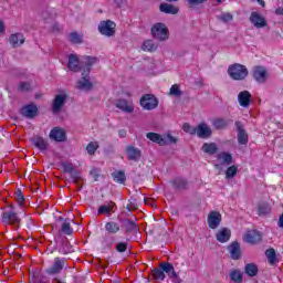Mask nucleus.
I'll return each instance as SVG.
<instances>
[{
	"label": "nucleus",
	"instance_id": "f257e3e1",
	"mask_svg": "<svg viewBox=\"0 0 283 283\" xmlns=\"http://www.w3.org/2000/svg\"><path fill=\"white\" fill-rule=\"evenodd\" d=\"M228 74L233 81H244L249 76V69L245 65L235 63L228 67Z\"/></svg>",
	"mask_w": 283,
	"mask_h": 283
},
{
	"label": "nucleus",
	"instance_id": "f03ea898",
	"mask_svg": "<svg viewBox=\"0 0 283 283\" xmlns=\"http://www.w3.org/2000/svg\"><path fill=\"white\" fill-rule=\"evenodd\" d=\"M151 34L157 41H167L169 39V29H167L165 23H156L151 28Z\"/></svg>",
	"mask_w": 283,
	"mask_h": 283
},
{
	"label": "nucleus",
	"instance_id": "7ed1b4c3",
	"mask_svg": "<svg viewBox=\"0 0 283 283\" xmlns=\"http://www.w3.org/2000/svg\"><path fill=\"white\" fill-rule=\"evenodd\" d=\"M97 30L103 36H114L116 34V23L112 20L102 21Z\"/></svg>",
	"mask_w": 283,
	"mask_h": 283
},
{
	"label": "nucleus",
	"instance_id": "20e7f679",
	"mask_svg": "<svg viewBox=\"0 0 283 283\" xmlns=\"http://www.w3.org/2000/svg\"><path fill=\"white\" fill-rule=\"evenodd\" d=\"M139 103L140 106L148 112H151V109H156V107H158V98H156V95L154 94H145L142 96Z\"/></svg>",
	"mask_w": 283,
	"mask_h": 283
},
{
	"label": "nucleus",
	"instance_id": "39448f33",
	"mask_svg": "<svg viewBox=\"0 0 283 283\" xmlns=\"http://www.w3.org/2000/svg\"><path fill=\"white\" fill-rule=\"evenodd\" d=\"M65 258H55L53 264L45 270L46 275H59L65 269Z\"/></svg>",
	"mask_w": 283,
	"mask_h": 283
},
{
	"label": "nucleus",
	"instance_id": "423d86ee",
	"mask_svg": "<svg viewBox=\"0 0 283 283\" xmlns=\"http://www.w3.org/2000/svg\"><path fill=\"white\" fill-rule=\"evenodd\" d=\"M252 76L256 83L264 84L269 78V72L264 66H254L252 69Z\"/></svg>",
	"mask_w": 283,
	"mask_h": 283
},
{
	"label": "nucleus",
	"instance_id": "0eeeda50",
	"mask_svg": "<svg viewBox=\"0 0 283 283\" xmlns=\"http://www.w3.org/2000/svg\"><path fill=\"white\" fill-rule=\"evenodd\" d=\"M243 240L248 244H260V242L262 241V232L258 230H248L243 234Z\"/></svg>",
	"mask_w": 283,
	"mask_h": 283
},
{
	"label": "nucleus",
	"instance_id": "6e6552de",
	"mask_svg": "<svg viewBox=\"0 0 283 283\" xmlns=\"http://www.w3.org/2000/svg\"><path fill=\"white\" fill-rule=\"evenodd\" d=\"M49 138L55 140V143H65L67 140V133L64 128L53 127L49 134Z\"/></svg>",
	"mask_w": 283,
	"mask_h": 283
},
{
	"label": "nucleus",
	"instance_id": "1a4fd4ad",
	"mask_svg": "<svg viewBox=\"0 0 283 283\" xmlns=\"http://www.w3.org/2000/svg\"><path fill=\"white\" fill-rule=\"evenodd\" d=\"M119 222L122 224V229L125 230V233H138V223L132 219H119Z\"/></svg>",
	"mask_w": 283,
	"mask_h": 283
},
{
	"label": "nucleus",
	"instance_id": "9d476101",
	"mask_svg": "<svg viewBox=\"0 0 283 283\" xmlns=\"http://www.w3.org/2000/svg\"><path fill=\"white\" fill-rule=\"evenodd\" d=\"M222 222V214L218 211H210L208 214V227L209 229H218Z\"/></svg>",
	"mask_w": 283,
	"mask_h": 283
},
{
	"label": "nucleus",
	"instance_id": "9b49d317",
	"mask_svg": "<svg viewBox=\"0 0 283 283\" xmlns=\"http://www.w3.org/2000/svg\"><path fill=\"white\" fill-rule=\"evenodd\" d=\"M67 101V95L65 94H57L55 95L52 104V112L53 114H59L61 109H63V105H65V102Z\"/></svg>",
	"mask_w": 283,
	"mask_h": 283
},
{
	"label": "nucleus",
	"instance_id": "f8f14e48",
	"mask_svg": "<svg viewBox=\"0 0 283 283\" xmlns=\"http://www.w3.org/2000/svg\"><path fill=\"white\" fill-rule=\"evenodd\" d=\"M2 222L4 224L19 226L21 222V219H19V216L14 211H4L2 212Z\"/></svg>",
	"mask_w": 283,
	"mask_h": 283
},
{
	"label": "nucleus",
	"instance_id": "ddd939ff",
	"mask_svg": "<svg viewBox=\"0 0 283 283\" xmlns=\"http://www.w3.org/2000/svg\"><path fill=\"white\" fill-rule=\"evenodd\" d=\"M96 63H98V57L85 55L81 61L82 70H84L86 74H90V72H92V65H96Z\"/></svg>",
	"mask_w": 283,
	"mask_h": 283
},
{
	"label": "nucleus",
	"instance_id": "4468645a",
	"mask_svg": "<svg viewBox=\"0 0 283 283\" xmlns=\"http://www.w3.org/2000/svg\"><path fill=\"white\" fill-rule=\"evenodd\" d=\"M116 209L118 207L116 206V202L109 201L107 205L99 206L97 213L98 216H112L113 213H116Z\"/></svg>",
	"mask_w": 283,
	"mask_h": 283
},
{
	"label": "nucleus",
	"instance_id": "2eb2a0df",
	"mask_svg": "<svg viewBox=\"0 0 283 283\" xmlns=\"http://www.w3.org/2000/svg\"><path fill=\"white\" fill-rule=\"evenodd\" d=\"M235 127L238 132L237 138L239 145H247V143H249V135L247 134L244 126H242V122H235Z\"/></svg>",
	"mask_w": 283,
	"mask_h": 283
},
{
	"label": "nucleus",
	"instance_id": "dca6fc26",
	"mask_svg": "<svg viewBox=\"0 0 283 283\" xmlns=\"http://www.w3.org/2000/svg\"><path fill=\"white\" fill-rule=\"evenodd\" d=\"M197 136L198 138H202V139H207L210 136H212L213 130H211V127H209V125H207V123H200L197 126Z\"/></svg>",
	"mask_w": 283,
	"mask_h": 283
},
{
	"label": "nucleus",
	"instance_id": "f3484780",
	"mask_svg": "<svg viewBox=\"0 0 283 283\" xmlns=\"http://www.w3.org/2000/svg\"><path fill=\"white\" fill-rule=\"evenodd\" d=\"M114 105H115V107H117V109H120L122 112H125L126 114L134 113V104L129 103L127 99H124V98L116 99Z\"/></svg>",
	"mask_w": 283,
	"mask_h": 283
},
{
	"label": "nucleus",
	"instance_id": "a211bd4d",
	"mask_svg": "<svg viewBox=\"0 0 283 283\" xmlns=\"http://www.w3.org/2000/svg\"><path fill=\"white\" fill-rule=\"evenodd\" d=\"M93 84L90 81V73L83 72L82 80L77 81V90H83L84 92H90L92 90Z\"/></svg>",
	"mask_w": 283,
	"mask_h": 283
},
{
	"label": "nucleus",
	"instance_id": "6ab92c4d",
	"mask_svg": "<svg viewBox=\"0 0 283 283\" xmlns=\"http://www.w3.org/2000/svg\"><path fill=\"white\" fill-rule=\"evenodd\" d=\"M81 60H78V56L75 54L69 55V62L67 67L71 70V72H81L83 70V65L81 64Z\"/></svg>",
	"mask_w": 283,
	"mask_h": 283
},
{
	"label": "nucleus",
	"instance_id": "aec40b11",
	"mask_svg": "<svg viewBox=\"0 0 283 283\" xmlns=\"http://www.w3.org/2000/svg\"><path fill=\"white\" fill-rule=\"evenodd\" d=\"M228 251L230 253L231 260H240V258H242V249L240 248V243L238 241H233L228 247Z\"/></svg>",
	"mask_w": 283,
	"mask_h": 283
},
{
	"label": "nucleus",
	"instance_id": "412c9836",
	"mask_svg": "<svg viewBox=\"0 0 283 283\" xmlns=\"http://www.w3.org/2000/svg\"><path fill=\"white\" fill-rule=\"evenodd\" d=\"M250 22L252 23V25H254V28H266V19H264V17H262L258 12H252L250 14Z\"/></svg>",
	"mask_w": 283,
	"mask_h": 283
},
{
	"label": "nucleus",
	"instance_id": "4be33fe9",
	"mask_svg": "<svg viewBox=\"0 0 283 283\" xmlns=\"http://www.w3.org/2000/svg\"><path fill=\"white\" fill-rule=\"evenodd\" d=\"M159 266L164 273L170 277V280H178V273H176V269H174V264L169 262H161L159 263Z\"/></svg>",
	"mask_w": 283,
	"mask_h": 283
},
{
	"label": "nucleus",
	"instance_id": "5701e85b",
	"mask_svg": "<svg viewBox=\"0 0 283 283\" xmlns=\"http://www.w3.org/2000/svg\"><path fill=\"white\" fill-rule=\"evenodd\" d=\"M216 240L217 242H220L221 244H224L231 240V229L229 228H221L217 233H216Z\"/></svg>",
	"mask_w": 283,
	"mask_h": 283
},
{
	"label": "nucleus",
	"instance_id": "b1692460",
	"mask_svg": "<svg viewBox=\"0 0 283 283\" xmlns=\"http://www.w3.org/2000/svg\"><path fill=\"white\" fill-rule=\"evenodd\" d=\"M233 123V119L231 118H226V117H217L212 119V126L214 129H227L228 126Z\"/></svg>",
	"mask_w": 283,
	"mask_h": 283
},
{
	"label": "nucleus",
	"instance_id": "393cba45",
	"mask_svg": "<svg viewBox=\"0 0 283 283\" xmlns=\"http://www.w3.org/2000/svg\"><path fill=\"white\" fill-rule=\"evenodd\" d=\"M21 114L24 116V118H34V116L39 114V108L34 104H29L22 107Z\"/></svg>",
	"mask_w": 283,
	"mask_h": 283
},
{
	"label": "nucleus",
	"instance_id": "a878e982",
	"mask_svg": "<svg viewBox=\"0 0 283 283\" xmlns=\"http://www.w3.org/2000/svg\"><path fill=\"white\" fill-rule=\"evenodd\" d=\"M146 138H148V140H151V143H156L157 145H159V147H165V145H169L167 139L163 138L161 135L158 133H147Z\"/></svg>",
	"mask_w": 283,
	"mask_h": 283
},
{
	"label": "nucleus",
	"instance_id": "bb28decb",
	"mask_svg": "<svg viewBox=\"0 0 283 283\" xmlns=\"http://www.w3.org/2000/svg\"><path fill=\"white\" fill-rule=\"evenodd\" d=\"M217 158L222 167H229V165H233V156L227 151L219 153Z\"/></svg>",
	"mask_w": 283,
	"mask_h": 283
},
{
	"label": "nucleus",
	"instance_id": "cd10ccee",
	"mask_svg": "<svg viewBox=\"0 0 283 283\" xmlns=\"http://www.w3.org/2000/svg\"><path fill=\"white\" fill-rule=\"evenodd\" d=\"M126 156L128 158V160H133L134 163H138V160H140V149L134 147V146H128L126 148Z\"/></svg>",
	"mask_w": 283,
	"mask_h": 283
},
{
	"label": "nucleus",
	"instance_id": "c85d7f7f",
	"mask_svg": "<svg viewBox=\"0 0 283 283\" xmlns=\"http://www.w3.org/2000/svg\"><path fill=\"white\" fill-rule=\"evenodd\" d=\"M170 184L172 185L175 191H185V189H187V187L189 185L187 179H185L182 177H177V178L172 179L170 181Z\"/></svg>",
	"mask_w": 283,
	"mask_h": 283
},
{
	"label": "nucleus",
	"instance_id": "c756f323",
	"mask_svg": "<svg viewBox=\"0 0 283 283\" xmlns=\"http://www.w3.org/2000/svg\"><path fill=\"white\" fill-rule=\"evenodd\" d=\"M238 101L241 107H249L251 105V93L249 91H242L238 95Z\"/></svg>",
	"mask_w": 283,
	"mask_h": 283
},
{
	"label": "nucleus",
	"instance_id": "7c9ffc66",
	"mask_svg": "<svg viewBox=\"0 0 283 283\" xmlns=\"http://www.w3.org/2000/svg\"><path fill=\"white\" fill-rule=\"evenodd\" d=\"M31 143H32V145H34V147H36V149H40V151H46L48 150V140H45L41 136H34L31 139Z\"/></svg>",
	"mask_w": 283,
	"mask_h": 283
},
{
	"label": "nucleus",
	"instance_id": "2f4dec72",
	"mask_svg": "<svg viewBox=\"0 0 283 283\" xmlns=\"http://www.w3.org/2000/svg\"><path fill=\"white\" fill-rule=\"evenodd\" d=\"M159 10L160 12H164V14H178V12H180V9L174 4L170 3H161L159 6Z\"/></svg>",
	"mask_w": 283,
	"mask_h": 283
},
{
	"label": "nucleus",
	"instance_id": "473e14b6",
	"mask_svg": "<svg viewBox=\"0 0 283 283\" xmlns=\"http://www.w3.org/2000/svg\"><path fill=\"white\" fill-rule=\"evenodd\" d=\"M9 42L14 48H19V45H23V43H25V38L21 33H14L10 35Z\"/></svg>",
	"mask_w": 283,
	"mask_h": 283
},
{
	"label": "nucleus",
	"instance_id": "72a5a7b5",
	"mask_svg": "<svg viewBox=\"0 0 283 283\" xmlns=\"http://www.w3.org/2000/svg\"><path fill=\"white\" fill-rule=\"evenodd\" d=\"M201 151L209 154V156H214V154H218V144L205 143L201 147Z\"/></svg>",
	"mask_w": 283,
	"mask_h": 283
},
{
	"label": "nucleus",
	"instance_id": "f704fd0d",
	"mask_svg": "<svg viewBox=\"0 0 283 283\" xmlns=\"http://www.w3.org/2000/svg\"><path fill=\"white\" fill-rule=\"evenodd\" d=\"M105 231L114 235L120 231V226L116 221H108L105 223Z\"/></svg>",
	"mask_w": 283,
	"mask_h": 283
},
{
	"label": "nucleus",
	"instance_id": "c9c22d12",
	"mask_svg": "<svg viewBox=\"0 0 283 283\" xmlns=\"http://www.w3.org/2000/svg\"><path fill=\"white\" fill-rule=\"evenodd\" d=\"M229 277L231 282L234 283H243L244 282V276L242 275V272L238 269L231 270Z\"/></svg>",
	"mask_w": 283,
	"mask_h": 283
},
{
	"label": "nucleus",
	"instance_id": "e433bc0d",
	"mask_svg": "<svg viewBox=\"0 0 283 283\" xmlns=\"http://www.w3.org/2000/svg\"><path fill=\"white\" fill-rule=\"evenodd\" d=\"M260 270L255 263H248L244 268V273L248 274L249 277H255Z\"/></svg>",
	"mask_w": 283,
	"mask_h": 283
},
{
	"label": "nucleus",
	"instance_id": "4c0bfd02",
	"mask_svg": "<svg viewBox=\"0 0 283 283\" xmlns=\"http://www.w3.org/2000/svg\"><path fill=\"white\" fill-rule=\"evenodd\" d=\"M61 231L65 235H72L74 233V229L72 228V224L70 223V219L64 220V222L61 226Z\"/></svg>",
	"mask_w": 283,
	"mask_h": 283
},
{
	"label": "nucleus",
	"instance_id": "58836bf2",
	"mask_svg": "<svg viewBox=\"0 0 283 283\" xmlns=\"http://www.w3.org/2000/svg\"><path fill=\"white\" fill-rule=\"evenodd\" d=\"M113 180L115 182H118L119 185L125 184V180H127V177L125 176V171L119 170L112 174Z\"/></svg>",
	"mask_w": 283,
	"mask_h": 283
},
{
	"label": "nucleus",
	"instance_id": "ea45409f",
	"mask_svg": "<svg viewBox=\"0 0 283 283\" xmlns=\"http://www.w3.org/2000/svg\"><path fill=\"white\" fill-rule=\"evenodd\" d=\"M271 213V206L269 203H260L258 206V214L259 216H269Z\"/></svg>",
	"mask_w": 283,
	"mask_h": 283
},
{
	"label": "nucleus",
	"instance_id": "a19ab883",
	"mask_svg": "<svg viewBox=\"0 0 283 283\" xmlns=\"http://www.w3.org/2000/svg\"><path fill=\"white\" fill-rule=\"evenodd\" d=\"M265 255L268 258L269 264H275V262H277V254L275 253V249H268L265 251Z\"/></svg>",
	"mask_w": 283,
	"mask_h": 283
},
{
	"label": "nucleus",
	"instance_id": "79ce46f5",
	"mask_svg": "<svg viewBox=\"0 0 283 283\" xmlns=\"http://www.w3.org/2000/svg\"><path fill=\"white\" fill-rule=\"evenodd\" d=\"M151 275L157 282H163V281H165V277H166L165 272H164L163 268H160V266H159V269L153 270Z\"/></svg>",
	"mask_w": 283,
	"mask_h": 283
},
{
	"label": "nucleus",
	"instance_id": "37998d69",
	"mask_svg": "<svg viewBox=\"0 0 283 283\" xmlns=\"http://www.w3.org/2000/svg\"><path fill=\"white\" fill-rule=\"evenodd\" d=\"M144 52H156L158 46L151 40H146L143 44Z\"/></svg>",
	"mask_w": 283,
	"mask_h": 283
},
{
	"label": "nucleus",
	"instance_id": "c03bdc74",
	"mask_svg": "<svg viewBox=\"0 0 283 283\" xmlns=\"http://www.w3.org/2000/svg\"><path fill=\"white\" fill-rule=\"evenodd\" d=\"M69 41H71L75 45L83 43V35L78 34L77 32H72L69 35Z\"/></svg>",
	"mask_w": 283,
	"mask_h": 283
},
{
	"label": "nucleus",
	"instance_id": "a18cd8bd",
	"mask_svg": "<svg viewBox=\"0 0 283 283\" xmlns=\"http://www.w3.org/2000/svg\"><path fill=\"white\" fill-rule=\"evenodd\" d=\"M218 21H222V23H231L233 21V14L229 12H223L220 15H217Z\"/></svg>",
	"mask_w": 283,
	"mask_h": 283
},
{
	"label": "nucleus",
	"instance_id": "49530a36",
	"mask_svg": "<svg viewBox=\"0 0 283 283\" xmlns=\"http://www.w3.org/2000/svg\"><path fill=\"white\" fill-rule=\"evenodd\" d=\"M235 176H238V166H230L228 167L227 171H226V178L228 180H231V178H235Z\"/></svg>",
	"mask_w": 283,
	"mask_h": 283
},
{
	"label": "nucleus",
	"instance_id": "de8ad7c7",
	"mask_svg": "<svg viewBox=\"0 0 283 283\" xmlns=\"http://www.w3.org/2000/svg\"><path fill=\"white\" fill-rule=\"evenodd\" d=\"M98 149V142H91L86 146V151L90 156H94L96 154V150Z\"/></svg>",
	"mask_w": 283,
	"mask_h": 283
},
{
	"label": "nucleus",
	"instance_id": "09e8293b",
	"mask_svg": "<svg viewBox=\"0 0 283 283\" xmlns=\"http://www.w3.org/2000/svg\"><path fill=\"white\" fill-rule=\"evenodd\" d=\"M18 92H32V84L30 82H20L18 84Z\"/></svg>",
	"mask_w": 283,
	"mask_h": 283
},
{
	"label": "nucleus",
	"instance_id": "8fccbe9b",
	"mask_svg": "<svg viewBox=\"0 0 283 283\" xmlns=\"http://www.w3.org/2000/svg\"><path fill=\"white\" fill-rule=\"evenodd\" d=\"M59 253H62V255H67V253H72V247H70V242L63 241L62 248L59 249Z\"/></svg>",
	"mask_w": 283,
	"mask_h": 283
},
{
	"label": "nucleus",
	"instance_id": "3c124183",
	"mask_svg": "<svg viewBox=\"0 0 283 283\" xmlns=\"http://www.w3.org/2000/svg\"><path fill=\"white\" fill-rule=\"evenodd\" d=\"M182 130L186 134H190V136H196V133L198 132L197 127H192L189 123L184 124Z\"/></svg>",
	"mask_w": 283,
	"mask_h": 283
},
{
	"label": "nucleus",
	"instance_id": "603ef678",
	"mask_svg": "<svg viewBox=\"0 0 283 283\" xmlns=\"http://www.w3.org/2000/svg\"><path fill=\"white\" fill-rule=\"evenodd\" d=\"M170 95L176 96L177 98L182 96V91H180V86L178 84H175L170 87Z\"/></svg>",
	"mask_w": 283,
	"mask_h": 283
},
{
	"label": "nucleus",
	"instance_id": "864d4df0",
	"mask_svg": "<svg viewBox=\"0 0 283 283\" xmlns=\"http://www.w3.org/2000/svg\"><path fill=\"white\" fill-rule=\"evenodd\" d=\"M128 247H129V243L119 242L115 245V250L117 251V253H125V251H127Z\"/></svg>",
	"mask_w": 283,
	"mask_h": 283
},
{
	"label": "nucleus",
	"instance_id": "5fc2aeb1",
	"mask_svg": "<svg viewBox=\"0 0 283 283\" xmlns=\"http://www.w3.org/2000/svg\"><path fill=\"white\" fill-rule=\"evenodd\" d=\"M62 167H63L64 174H72L74 171V166L72 164L63 163Z\"/></svg>",
	"mask_w": 283,
	"mask_h": 283
},
{
	"label": "nucleus",
	"instance_id": "6e6d98bb",
	"mask_svg": "<svg viewBox=\"0 0 283 283\" xmlns=\"http://www.w3.org/2000/svg\"><path fill=\"white\" fill-rule=\"evenodd\" d=\"M207 0H187L189 8H196V6H201V3H206Z\"/></svg>",
	"mask_w": 283,
	"mask_h": 283
},
{
	"label": "nucleus",
	"instance_id": "4d7b16f0",
	"mask_svg": "<svg viewBox=\"0 0 283 283\" xmlns=\"http://www.w3.org/2000/svg\"><path fill=\"white\" fill-rule=\"evenodd\" d=\"M207 0H187L189 8H196V6H201V3H206Z\"/></svg>",
	"mask_w": 283,
	"mask_h": 283
},
{
	"label": "nucleus",
	"instance_id": "13d9d810",
	"mask_svg": "<svg viewBox=\"0 0 283 283\" xmlns=\"http://www.w3.org/2000/svg\"><path fill=\"white\" fill-rule=\"evenodd\" d=\"M15 198L19 205H22L23 202H25V197L23 196V192L21 190H18L15 192Z\"/></svg>",
	"mask_w": 283,
	"mask_h": 283
},
{
	"label": "nucleus",
	"instance_id": "bf43d9fd",
	"mask_svg": "<svg viewBox=\"0 0 283 283\" xmlns=\"http://www.w3.org/2000/svg\"><path fill=\"white\" fill-rule=\"evenodd\" d=\"M90 176H92V178H94V180H98V177L101 176V170L98 168H93L90 171Z\"/></svg>",
	"mask_w": 283,
	"mask_h": 283
},
{
	"label": "nucleus",
	"instance_id": "052dcab7",
	"mask_svg": "<svg viewBox=\"0 0 283 283\" xmlns=\"http://www.w3.org/2000/svg\"><path fill=\"white\" fill-rule=\"evenodd\" d=\"M127 211H136L138 209V205H136V201H129V203L126 206Z\"/></svg>",
	"mask_w": 283,
	"mask_h": 283
},
{
	"label": "nucleus",
	"instance_id": "680f3d73",
	"mask_svg": "<svg viewBox=\"0 0 283 283\" xmlns=\"http://www.w3.org/2000/svg\"><path fill=\"white\" fill-rule=\"evenodd\" d=\"M167 143L168 145H176L178 143V138L174 137L171 134H167Z\"/></svg>",
	"mask_w": 283,
	"mask_h": 283
},
{
	"label": "nucleus",
	"instance_id": "e2e57ef3",
	"mask_svg": "<svg viewBox=\"0 0 283 283\" xmlns=\"http://www.w3.org/2000/svg\"><path fill=\"white\" fill-rule=\"evenodd\" d=\"M71 178H72L73 182L76 185L78 182V178H81V172L73 170L71 172Z\"/></svg>",
	"mask_w": 283,
	"mask_h": 283
},
{
	"label": "nucleus",
	"instance_id": "0e129e2a",
	"mask_svg": "<svg viewBox=\"0 0 283 283\" xmlns=\"http://www.w3.org/2000/svg\"><path fill=\"white\" fill-rule=\"evenodd\" d=\"M275 14H279V15L283 17V8H282V7H279V8L275 10Z\"/></svg>",
	"mask_w": 283,
	"mask_h": 283
},
{
	"label": "nucleus",
	"instance_id": "69168bd1",
	"mask_svg": "<svg viewBox=\"0 0 283 283\" xmlns=\"http://www.w3.org/2000/svg\"><path fill=\"white\" fill-rule=\"evenodd\" d=\"M277 224L281 229H283V213L280 216Z\"/></svg>",
	"mask_w": 283,
	"mask_h": 283
},
{
	"label": "nucleus",
	"instance_id": "338daca9",
	"mask_svg": "<svg viewBox=\"0 0 283 283\" xmlns=\"http://www.w3.org/2000/svg\"><path fill=\"white\" fill-rule=\"evenodd\" d=\"M119 136L120 138H125V136H127V132H125V129L119 130Z\"/></svg>",
	"mask_w": 283,
	"mask_h": 283
},
{
	"label": "nucleus",
	"instance_id": "774afa93",
	"mask_svg": "<svg viewBox=\"0 0 283 283\" xmlns=\"http://www.w3.org/2000/svg\"><path fill=\"white\" fill-rule=\"evenodd\" d=\"M3 30H6V28L3 27V22L0 21V32H3Z\"/></svg>",
	"mask_w": 283,
	"mask_h": 283
}]
</instances>
